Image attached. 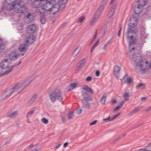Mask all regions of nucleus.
<instances>
[{"label": "nucleus", "instance_id": "obj_1", "mask_svg": "<svg viewBox=\"0 0 151 151\" xmlns=\"http://www.w3.org/2000/svg\"><path fill=\"white\" fill-rule=\"evenodd\" d=\"M12 0H5V9L9 11L14 9L17 13H24L27 9L22 0H14L11 3Z\"/></svg>", "mask_w": 151, "mask_h": 151}, {"label": "nucleus", "instance_id": "obj_2", "mask_svg": "<svg viewBox=\"0 0 151 151\" xmlns=\"http://www.w3.org/2000/svg\"><path fill=\"white\" fill-rule=\"evenodd\" d=\"M33 79L30 78L29 79L26 80L23 83V86L21 87L19 86V83H17L11 89L7 91V93L4 94L6 97H8L12 94H14L15 95H17L18 93H20L25 87L27 86L32 81Z\"/></svg>", "mask_w": 151, "mask_h": 151}, {"label": "nucleus", "instance_id": "obj_3", "mask_svg": "<svg viewBox=\"0 0 151 151\" xmlns=\"http://www.w3.org/2000/svg\"><path fill=\"white\" fill-rule=\"evenodd\" d=\"M131 22L129 24L127 33V39L128 40H135L134 39L133 36H131L129 37V35L131 33H136L138 31V29L136 27L138 22V19L135 17H132L130 18Z\"/></svg>", "mask_w": 151, "mask_h": 151}, {"label": "nucleus", "instance_id": "obj_4", "mask_svg": "<svg viewBox=\"0 0 151 151\" xmlns=\"http://www.w3.org/2000/svg\"><path fill=\"white\" fill-rule=\"evenodd\" d=\"M50 99L52 102H54L56 100L60 101L63 100V97L60 90H56L50 94L49 95Z\"/></svg>", "mask_w": 151, "mask_h": 151}, {"label": "nucleus", "instance_id": "obj_5", "mask_svg": "<svg viewBox=\"0 0 151 151\" xmlns=\"http://www.w3.org/2000/svg\"><path fill=\"white\" fill-rule=\"evenodd\" d=\"M132 58L137 65L139 66L140 69L141 70L142 72H146V69L143 68V64L145 63L142 61V57L137 54H134L132 55Z\"/></svg>", "mask_w": 151, "mask_h": 151}, {"label": "nucleus", "instance_id": "obj_6", "mask_svg": "<svg viewBox=\"0 0 151 151\" xmlns=\"http://www.w3.org/2000/svg\"><path fill=\"white\" fill-rule=\"evenodd\" d=\"M132 8L133 9L135 13L139 14L141 12L143 7L137 4V3L135 2L133 4Z\"/></svg>", "mask_w": 151, "mask_h": 151}, {"label": "nucleus", "instance_id": "obj_7", "mask_svg": "<svg viewBox=\"0 0 151 151\" xmlns=\"http://www.w3.org/2000/svg\"><path fill=\"white\" fill-rule=\"evenodd\" d=\"M27 29V33L32 34L36 32L37 30V26L36 24H32L29 25Z\"/></svg>", "mask_w": 151, "mask_h": 151}, {"label": "nucleus", "instance_id": "obj_8", "mask_svg": "<svg viewBox=\"0 0 151 151\" xmlns=\"http://www.w3.org/2000/svg\"><path fill=\"white\" fill-rule=\"evenodd\" d=\"M68 0H59L58 3L59 5L55 4V6L58 8V11L59 10L62 11L65 7V3H66Z\"/></svg>", "mask_w": 151, "mask_h": 151}, {"label": "nucleus", "instance_id": "obj_9", "mask_svg": "<svg viewBox=\"0 0 151 151\" xmlns=\"http://www.w3.org/2000/svg\"><path fill=\"white\" fill-rule=\"evenodd\" d=\"M82 96L84 101H90L93 100V99L91 96L86 92L82 91Z\"/></svg>", "mask_w": 151, "mask_h": 151}, {"label": "nucleus", "instance_id": "obj_10", "mask_svg": "<svg viewBox=\"0 0 151 151\" xmlns=\"http://www.w3.org/2000/svg\"><path fill=\"white\" fill-rule=\"evenodd\" d=\"M17 51L15 50L12 51L9 55L10 59L11 60H16L20 55Z\"/></svg>", "mask_w": 151, "mask_h": 151}, {"label": "nucleus", "instance_id": "obj_11", "mask_svg": "<svg viewBox=\"0 0 151 151\" xmlns=\"http://www.w3.org/2000/svg\"><path fill=\"white\" fill-rule=\"evenodd\" d=\"M108 0H104L103 1L105 2V4L101 5H100L98 8L95 14L100 16L102 12L104 9V8L105 6V5L107 4Z\"/></svg>", "mask_w": 151, "mask_h": 151}, {"label": "nucleus", "instance_id": "obj_12", "mask_svg": "<svg viewBox=\"0 0 151 151\" xmlns=\"http://www.w3.org/2000/svg\"><path fill=\"white\" fill-rule=\"evenodd\" d=\"M10 63L8 62V59H6L0 63L1 68L2 69H6L9 67Z\"/></svg>", "mask_w": 151, "mask_h": 151}, {"label": "nucleus", "instance_id": "obj_13", "mask_svg": "<svg viewBox=\"0 0 151 151\" xmlns=\"http://www.w3.org/2000/svg\"><path fill=\"white\" fill-rule=\"evenodd\" d=\"M35 39V37L33 35H31L26 38V44H27L28 46L33 43L34 42Z\"/></svg>", "mask_w": 151, "mask_h": 151}, {"label": "nucleus", "instance_id": "obj_14", "mask_svg": "<svg viewBox=\"0 0 151 151\" xmlns=\"http://www.w3.org/2000/svg\"><path fill=\"white\" fill-rule=\"evenodd\" d=\"M86 62V60L85 58L81 60L77 65L76 68L78 70L81 69L84 66Z\"/></svg>", "mask_w": 151, "mask_h": 151}, {"label": "nucleus", "instance_id": "obj_15", "mask_svg": "<svg viewBox=\"0 0 151 151\" xmlns=\"http://www.w3.org/2000/svg\"><path fill=\"white\" fill-rule=\"evenodd\" d=\"M120 70V67L118 65L115 66L113 70L114 74L117 79H118L119 78V73Z\"/></svg>", "mask_w": 151, "mask_h": 151}, {"label": "nucleus", "instance_id": "obj_16", "mask_svg": "<svg viewBox=\"0 0 151 151\" xmlns=\"http://www.w3.org/2000/svg\"><path fill=\"white\" fill-rule=\"evenodd\" d=\"M21 63H22V62L21 61H20L18 64H17V65L16 64L15 65H12L11 67L9 68V69L8 70H7V71H6L4 73L1 74V76H5V75L8 74L9 73H10V72H11L14 69V67L17 66L19 65V64H20Z\"/></svg>", "mask_w": 151, "mask_h": 151}, {"label": "nucleus", "instance_id": "obj_17", "mask_svg": "<svg viewBox=\"0 0 151 151\" xmlns=\"http://www.w3.org/2000/svg\"><path fill=\"white\" fill-rule=\"evenodd\" d=\"M110 4L112 6L110 8V11L108 14V16L109 17H111L113 15L115 11V9L117 6V5L115 4Z\"/></svg>", "mask_w": 151, "mask_h": 151}, {"label": "nucleus", "instance_id": "obj_18", "mask_svg": "<svg viewBox=\"0 0 151 151\" xmlns=\"http://www.w3.org/2000/svg\"><path fill=\"white\" fill-rule=\"evenodd\" d=\"M99 16L95 14L93 16L92 19L91 21L90 24L91 26L94 25L97 22Z\"/></svg>", "mask_w": 151, "mask_h": 151}, {"label": "nucleus", "instance_id": "obj_19", "mask_svg": "<svg viewBox=\"0 0 151 151\" xmlns=\"http://www.w3.org/2000/svg\"><path fill=\"white\" fill-rule=\"evenodd\" d=\"M149 1L151 2V0H138L136 3L143 7Z\"/></svg>", "mask_w": 151, "mask_h": 151}, {"label": "nucleus", "instance_id": "obj_20", "mask_svg": "<svg viewBox=\"0 0 151 151\" xmlns=\"http://www.w3.org/2000/svg\"><path fill=\"white\" fill-rule=\"evenodd\" d=\"M28 46L26 43L22 44L19 46L18 50L20 52H24L26 50V47Z\"/></svg>", "mask_w": 151, "mask_h": 151}, {"label": "nucleus", "instance_id": "obj_21", "mask_svg": "<svg viewBox=\"0 0 151 151\" xmlns=\"http://www.w3.org/2000/svg\"><path fill=\"white\" fill-rule=\"evenodd\" d=\"M26 19L28 23H31L34 20V17L30 13H29L26 17Z\"/></svg>", "mask_w": 151, "mask_h": 151}, {"label": "nucleus", "instance_id": "obj_22", "mask_svg": "<svg viewBox=\"0 0 151 151\" xmlns=\"http://www.w3.org/2000/svg\"><path fill=\"white\" fill-rule=\"evenodd\" d=\"M82 88L85 91L89 93H90L93 94V90L87 85H84L83 86Z\"/></svg>", "mask_w": 151, "mask_h": 151}, {"label": "nucleus", "instance_id": "obj_23", "mask_svg": "<svg viewBox=\"0 0 151 151\" xmlns=\"http://www.w3.org/2000/svg\"><path fill=\"white\" fill-rule=\"evenodd\" d=\"M82 101L83 108L88 109L90 108V104L88 102V101H84L83 100H82Z\"/></svg>", "mask_w": 151, "mask_h": 151}, {"label": "nucleus", "instance_id": "obj_24", "mask_svg": "<svg viewBox=\"0 0 151 151\" xmlns=\"http://www.w3.org/2000/svg\"><path fill=\"white\" fill-rule=\"evenodd\" d=\"M18 114V111H15L9 113L7 116L8 117L13 119L17 117Z\"/></svg>", "mask_w": 151, "mask_h": 151}, {"label": "nucleus", "instance_id": "obj_25", "mask_svg": "<svg viewBox=\"0 0 151 151\" xmlns=\"http://www.w3.org/2000/svg\"><path fill=\"white\" fill-rule=\"evenodd\" d=\"M129 50L130 51H131L132 50H135V48L134 47H133L131 48V47L132 46H133L135 45V40H129Z\"/></svg>", "mask_w": 151, "mask_h": 151}, {"label": "nucleus", "instance_id": "obj_26", "mask_svg": "<svg viewBox=\"0 0 151 151\" xmlns=\"http://www.w3.org/2000/svg\"><path fill=\"white\" fill-rule=\"evenodd\" d=\"M81 50V47H77L74 51L73 54V57H76L80 52Z\"/></svg>", "mask_w": 151, "mask_h": 151}, {"label": "nucleus", "instance_id": "obj_27", "mask_svg": "<svg viewBox=\"0 0 151 151\" xmlns=\"http://www.w3.org/2000/svg\"><path fill=\"white\" fill-rule=\"evenodd\" d=\"M141 108V107L136 108H135L132 111H131L128 114V115L129 116H132L136 112L139 111Z\"/></svg>", "mask_w": 151, "mask_h": 151}, {"label": "nucleus", "instance_id": "obj_28", "mask_svg": "<svg viewBox=\"0 0 151 151\" xmlns=\"http://www.w3.org/2000/svg\"><path fill=\"white\" fill-rule=\"evenodd\" d=\"M77 83H71L67 88L68 91H69L71 89H74L76 87Z\"/></svg>", "mask_w": 151, "mask_h": 151}, {"label": "nucleus", "instance_id": "obj_29", "mask_svg": "<svg viewBox=\"0 0 151 151\" xmlns=\"http://www.w3.org/2000/svg\"><path fill=\"white\" fill-rule=\"evenodd\" d=\"M106 95H103L102 98L100 99V103L102 105H104L105 103L106 99Z\"/></svg>", "mask_w": 151, "mask_h": 151}, {"label": "nucleus", "instance_id": "obj_30", "mask_svg": "<svg viewBox=\"0 0 151 151\" xmlns=\"http://www.w3.org/2000/svg\"><path fill=\"white\" fill-rule=\"evenodd\" d=\"M147 35L145 33V29L143 28H142L141 34L142 38V39L146 38L147 37Z\"/></svg>", "mask_w": 151, "mask_h": 151}, {"label": "nucleus", "instance_id": "obj_31", "mask_svg": "<svg viewBox=\"0 0 151 151\" xmlns=\"http://www.w3.org/2000/svg\"><path fill=\"white\" fill-rule=\"evenodd\" d=\"M5 48V46L2 40L0 38V51L3 50Z\"/></svg>", "mask_w": 151, "mask_h": 151}, {"label": "nucleus", "instance_id": "obj_32", "mask_svg": "<svg viewBox=\"0 0 151 151\" xmlns=\"http://www.w3.org/2000/svg\"><path fill=\"white\" fill-rule=\"evenodd\" d=\"M136 88L137 89H142L145 88V86L144 84L139 83L136 86Z\"/></svg>", "mask_w": 151, "mask_h": 151}, {"label": "nucleus", "instance_id": "obj_33", "mask_svg": "<svg viewBox=\"0 0 151 151\" xmlns=\"http://www.w3.org/2000/svg\"><path fill=\"white\" fill-rule=\"evenodd\" d=\"M34 112V110L30 111L29 112H28L26 116V117L27 118V119H29V117H31L32 116V115L33 114Z\"/></svg>", "mask_w": 151, "mask_h": 151}, {"label": "nucleus", "instance_id": "obj_34", "mask_svg": "<svg viewBox=\"0 0 151 151\" xmlns=\"http://www.w3.org/2000/svg\"><path fill=\"white\" fill-rule=\"evenodd\" d=\"M129 94L128 93H125L123 95V97L124 98V101H128L129 100Z\"/></svg>", "mask_w": 151, "mask_h": 151}, {"label": "nucleus", "instance_id": "obj_35", "mask_svg": "<svg viewBox=\"0 0 151 151\" xmlns=\"http://www.w3.org/2000/svg\"><path fill=\"white\" fill-rule=\"evenodd\" d=\"M111 41V40H109L106 42V43L104 45V47H103V50H105L106 49L108 46L110 45Z\"/></svg>", "mask_w": 151, "mask_h": 151}, {"label": "nucleus", "instance_id": "obj_36", "mask_svg": "<svg viewBox=\"0 0 151 151\" xmlns=\"http://www.w3.org/2000/svg\"><path fill=\"white\" fill-rule=\"evenodd\" d=\"M37 95L36 94L34 95L31 100L29 101V103L31 104L33 103L35 101V99L37 98Z\"/></svg>", "mask_w": 151, "mask_h": 151}, {"label": "nucleus", "instance_id": "obj_37", "mask_svg": "<svg viewBox=\"0 0 151 151\" xmlns=\"http://www.w3.org/2000/svg\"><path fill=\"white\" fill-rule=\"evenodd\" d=\"M74 115V114L73 112H69L68 114V119H72Z\"/></svg>", "mask_w": 151, "mask_h": 151}, {"label": "nucleus", "instance_id": "obj_38", "mask_svg": "<svg viewBox=\"0 0 151 151\" xmlns=\"http://www.w3.org/2000/svg\"><path fill=\"white\" fill-rule=\"evenodd\" d=\"M103 120L106 122H109L112 121L111 117L110 116H109L107 118L103 119Z\"/></svg>", "mask_w": 151, "mask_h": 151}, {"label": "nucleus", "instance_id": "obj_39", "mask_svg": "<svg viewBox=\"0 0 151 151\" xmlns=\"http://www.w3.org/2000/svg\"><path fill=\"white\" fill-rule=\"evenodd\" d=\"M42 122L45 124H47L48 122V120L45 118H43L41 119Z\"/></svg>", "mask_w": 151, "mask_h": 151}, {"label": "nucleus", "instance_id": "obj_40", "mask_svg": "<svg viewBox=\"0 0 151 151\" xmlns=\"http://www.w3.org/2000/svg\"><path fill=\"white\" fill-rule=\"evenodd\" d=\"M85 19V18L84 17H81L79 18L78 19V22H79L81 23H82L83 22V21Z\"/></svg>", "mask_w": 151, "mask_h": 151}, {"label": "nucleus", "instance_id": "obj_41", "mask_svg": "<svg viewBox=\"0 0 151 151\" xmlns=\"http://www.w3.org/2000/svg\"><path fill=\"white\" fill-rule=\"evenodd\" d=\"M40 21L42 24H44L46 22L45 18L43 17H42L41 18Z\"/></svg>", "mask_w": 151, "mask_h": 151}, {"label": "nucleus", "instance_id": "obj_42", "mask_svg": "<svg viewBox=\"0 0 151 151\" xmlns=\"http://www.w3.org/2000/svg\"><path fill=\"white\" fill-rule=\"evenodd\" d=\"M92 80V77L91 76H88L86 79L85 81L90 82Z\"/></svg>", "mask_w": 151, "mask_h": 151}, {"label": "nucleus", "instance_id": "obj_43", "mask_svg": "<svg viewBox=\"0 0 151 151\" xmlns=\"http://www.w3.org/2000/svg\"><path fill=\"white\" fill-rule=\"evenodd\" d=\"M120 114V113H119V114L114 115L113 117H111L112 120H114V119H116V118L118 117L119 116V115Z\"/></svg>", "mask_w": 151, "mask_h": 151}, {"label": "nucleus", "instance_id": "obj_44", "mask_svg": "<svg viewBox=\"0 0 151 151\" xmlns=\"http://www.w3.org/2000/svg\"><path fill=\"white\" fill-rule=\"evenodd\" d=\"M116 4V5H117V2L116 1H115V0H111L110 3V4Z\"/></svg>", "mask_w": 151, "mask_h": 151}, {"label": "nucleus", "instance_id": "obj_45", "mask_svg": "<svg viewBox=\"0 0 151 151\" xmlns=\"http://www.w3.org/2000/svg\"><path fill=\"white\" fill-rule=\"evenodd\" d=\"M82 109H79L77 110L76 114H77L79 115L80 114L82 113Z\"/></svg>", "mask_w": 151, "mask_h": 151}, {"label": "nucleus", "instance_id": "obj_46", "mask_svg": "<svg viewBox=\"0 0 151 151\" xmlns=\"http://www.w3.org/2000/svg\"><path fill=\"white\" fill-rule=\"evenodd\" d=\"M127 81L128 83H130L132 81V79L130 78H127Z\"/></svg>", "mask_w": 151, "mask_h": 151}, {"label": "nucleus", "instance_id": "obj_47", "mask_svg": "<svg viewBox=\"0 0 151 151\" xmlns=\"http://www.w3.org/2000/svg\"><path fill=\"white\" fill-rule=\"evenodd\" d=\"M124 103V101H122L119 104V106H118L119 107L120 106V108H121L122 106L123 105Z\"/></svg>", "mask_w": 151, "mask_h": 151}, {"label": "nucleus", "instance_id": "obj_48", "mask_svg": "<svg viewBox=\"0 0 151 151\" xmlns=\"http://www.w3.org/2000/svg\"><path fill=\"white\" fill-rule=\"evenodd\" d=\"M97 122V120H95L93 122L91 123L90 124V125H91V126H92V125H95V124H96Z\"/></svg>", "mask_w": 151, "mask_h": 151}, {"label": "nucleus", "instance_id": "obj_49", "mask_svg": "<svg viewBox=\"0 0 151 151\" xmlns=\"http://www.w3.org/2000/svg\"><path fill=\"white\" fill-rule=\"evenodd\" d=\"M97 30H96L95 33L94 35L93 36V39H94L95 40L97 36Z\"/></svg>", "mask_w": 151, "mask_h": 151}, {"label": "nucleus", "instance_id": "obj_50", "mask_svg": "<svg viewBox=\"0 0 151 151\" xmlns=\"http://www.w3.org/2000/svg\"><path fill=\"white\" fill-rule=\"evenodd\" d=\"M122 29V27L120 26L119 27V30L118 31V36L119 37H120V32H121V31Z\"/></svg>", "mask_w": 151, "mask_h": 151}, {"label": "nucleus", "instance_id": "obj_51", "mask_svg": "<svg viewBox=\"0 0 151 151\" xmlns=\"http://www.w3.org/2000/svg\"><path fill=\"white\" fill-rule=\"evenodd\" d=\"M99 39L95 43L94 45H95L96 47L97 46L99 45Z\"/></svg>", "mask_w": 151, "mask_h": 151}, {"label": "nucleus", "instance_id": "obj_52", "mask_svg": "<svg viewBox=\"0 0 151 151\" xmlns=\"http://www.w3.org/2000/svg\"><path fill=\"white\" fill-rule=\"evenodd\" d=\"M96 47L94 45H93L91 47V52L92 53L94 50L95 49V48Z\"/></svg>", "mask_w": 151, "mask_h": 151}, {"label": "nucleus", "instance_id": "obj_53", "mask_svg": "<svg viewBox=\"0 0 151 151\" xmlns=\"http://www.w3.org/2000/svg\"><path fill=\"white\" fill-rule=\"evenodd\" d=\"M61 118L62 119L63 122H65V117L63 116H61Z\"/></svg>", "mask_w": 151, "mask_h": 151}, {"label": "nucleus", "instance_id": "obj_54", "mask_svg": "<svg viewBox=\"0 0 151 151\" xmlns=\"http://www.w3.org/2000/svg\"><path fill=\"white\" fill-rule=\"evenodd\" d=\"M120 106L119 107V106H118L116 107L113 110L114 111H115L116 110L119 109H120Z\"/></svg>", "mask_w": 151, "mask_h": 151}, {"label": "nucleus", "instance_id": "obj_55", "mask_svg": "<svg viewBox=\"0 0 151 151\" xmlns=\"http://www.w3.org/2000/svg\"><path fill=\"white\" fill-rule=\"evenodd\" d=\"M96 75L97 76H99L100 75V72L98 71H97L96 72Z\"/></svg>", "mask_w": 151, "mask_h": 151}, {"label": "nucleus", "instance_id": "obj_56", "mask_svg": "<svg viewBox=\"0 0 151 151\" xmlns=\"http://www.w3.org/2000/svg\"><path fill=\"white\" fill-rule=\"evenodd\" d=\"M151 110V106H150V107H149L147 108L145 110V111H147V112H148V111H150V110Z\"/></svg>", "mask_w": 151, "mask_h": 151}, {"label": "nucleus", "instance_id": "obj_57", "mask_svg": "<svg viewBox=\"0 0 151 151\" xmlns=\"http://www.w3.org/2000/svg\"><path fill=\"white\" fill-rule=\"evenodd\" d=\"M141 151H151V150H147L146 149H142L140 150Z\"/></svg>", "mask_w": 151, "mask_h": 151}, {"label": "nucleus", "instance_id": "obj_58", "mask_svg": "<svg viewBox=\"0 0 151 151\" xmlns=\"http://www.w3.org/2000/svg\"><path fill=\"white\" fill-rule=\"evenodd\" d=\"M142 124H138V125H137L136 126H133L132 127L134 129V128H135L139 127V126H141V125H142Z\"/></svg>", "mask_w": 151, "mask_h": 151}, {"label": "nucleus", "instance_id": "obj_59", "mask_svg": "<svg viewBox=\"0 0 151 151\" xmlns=\"http://www.w3.org/2000/svg\"><path fill=\"white\" fill-rule=\"evenodd\" d=\"M40 150V148H35V149L32 150L31 151H39Z\"/></svg>", "mask_w": 151, "mask_h": 151}, {"label": "nucleus", "instance_id": "obj_60", "mask_svg": "<svg viewBox=\"0 0 151 151\" xmlns=\"http://www.w3.org/2000/svg\"><path fill=\"white\" fill-rule=\"evenodd\" d=\"M116 99H113L112 100V103L113 104H115L116 102Z\"/></svg>", "mask_w": 151, "mask_h": 151}, {"label": "nucleus", "instance_id": "obj_61", "mask_svg": "<svg viewBox=\"0 0 151 151\" xmlns=\"http://www.w3.org/2000/svg\"><path fill=\"white\" fill-rule=\"evenodd\" d=\"M121 137L120 136L118 137V138H116L115 139V141H118L121 138Z\"/></svg>", "mask_w": 151, "mask_h": 151}, {"label": "nucleus", "instance_id": "obj_62", "mask_svg": "<svg viewBox=\"0 0 151 151\" xmlns=\"http://www.w3.org/2000/svg\"><path fill=\"white\" fill-rule=\"evenodd\" d=\"M146 98V97H142L141 98V100L142 101H144L145 100Z\"/></svg>", "mask_w": 151, "mask_h": 151}, {"label": "nucleus", "instance_id": "obj_63", "mask_svg": "<svg viewBox=\"0 0 151 151\" xmlns=\"http://www.w3.org/2000/svg\"><path fill=\"white\" fill-rule=\"evenodd\" d=\"M68 145V143L67 142L65 143L63 145V147H66Z\"/></svg>", "mask_w": 151, "mask_h": 151}, {"label": "nucleus", "instance_id": "obj_64", "mask_svg": "<svg viewBox=\"0 0 151 151\" xmlns=\"http://www.w3.org/2000/svg\"><path fill=\"white\" fill-rule=\"evenodd\" d=\"M61 145V144H59V145H57V146H56V147H55V148L56 149H57L58 148H59V147H60V145Z\"/></svg>", "mask_w": 151, "mask_h": 151}]
</instances>
